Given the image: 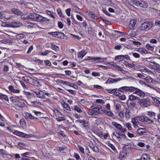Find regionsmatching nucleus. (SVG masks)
<instances>
[{
    "label": "nucleus",
    "mask_w": 160,
    "mask_h": 160,
    "mask_svg": "<svg viewBox=\"0 0 160 160\" xmlns=\"http://www.w3.org/2000/svg\"><path fill=\"white\" fill-rule=\"evenodd\" d=\"M122 80V79L121 78H117V79H113L112 80V83L118 82L120 80Z\"/></svg>",
    "instance_id": "58"
},
{
    "label": "nucleus",
    "mask_w": 160,
    "mask_h": 160,
    "mask_svg": "<svg viewBox=\"0 0 160 160\" xmlns=\"http://www.w3.org/2000/svg\"><path fill=\"white\" fill-rule=\"evenodd\" d=\"M112 125L119 129H121L122 128V126L120 124L117 123L115 122H112Z\"/></svg>",
    "instance_id": "21"
},
{
    "label": "nucleus",
    "mask_w": 160,
    "mask_h": 160,
    "mask_svg": "<svg viewBox=\"0 0 160 160\" xmlns=\"http://www.w3.org/2000/svg\"><path fill=\"white\" fill-rule=\"evenodd\" d=\"M56 119L58 122H61L65 120V118L63 117H58Z\"/></svg>",
    "instance_id": "46"
},
{
    "label": "nucleus",
    "mask_w": 160,
    "mask_h": 160,
    "mask_svg": "<svg viewBox=\"0 0 160 160\" xmlns=\"http://www.w3.org/2000/svg\"><path fill=\"white\" fill-rule=\"evenodd\" d=\"M8 88L10 92L13 93H18L20 92V90L19 89L14 88V86L12 85L9 86Z\"/></svg>",
    "instance_id": "9"
},
{
    "label": "nucleus",
    "mask_w": 160,
    "mask_h": 160,
    "mask_svg": "<svg viewBox=\"0 0 160 160\" xmlns=\"http://www.w3.org/2000/svg\"><path fill=\"white\" fill-rule=\"evenodd\" d=\"M20 83L22 85V86L25 89H28V87L23 82V81H20Z\"/></svg>",
    "instance_id": "59"
},
{
    "label": "nucleus",
    "mask_w": 160,
    "mask_h": 160,
    "mask_svg": "<svg viewBox=\"0 0 160 160\" xmlns=\"http://www.w3.org/2000/svg\"><path fill=\"white\" fill-rule=\"evenodd\" d=\"M134 93L140 96L141 98H143L145 96L144 92L137 87L135 88V91Z\"/></svg>",
    "instance_id": "7"
},
{
    "label": "nucleus",
    "mask_w": 160,
    "mask_h": 160,
    "mask_svg": "<svg viewBox=\"0 0 160 160\" xmlns=\"http://www.w3.org/2000/svg\"><path fill=\"white\" fill-rule=\"evenodd\" d=\"M62 105L63 108L64 109L68 111H71V109L70 107L68 105V104H67L66 102H64L63 103H62Z\"/></svg>",
    "instance_id": "18"
},
{
    "label": "nucleus",
    "mask_w": 160,
    "mask_h": 160,
    "mask_svg": "<svg viewBox=\"0 0 160 160\" xmlns=\"http://www.w3.org/2000/svg\"><path fill=\"white\" fill-rule=\"evenodd\" d=\"M49 33L55 38H63L65 35L63 33L59 32H50Z\"/></svg>",
    "instance_id": "5"
},
{
    "label": "nucleus",
    "mask_w": 160,
    "mask_h": 160,
    "mask_svg": "<svg viewBox=\"0 0 160 160\" xmlns=\"http://www.w3.org/2000/svg\"><path fill=\"white\" fill-rule=\"evenodd\" d=\"M31 92H34L36 95L37 96L39 90L38 89H35V90H31Z\"/></svg>",
    "instance_id": "63"
},
{
    "label": "nucleus",
    "mask_w": 160,
    "mask_h": 160,
    "mask_svg": "<svg viewBox=\"0 0 160 160\" xmlns=\"http://www.w3.org/2000/svg\"><path fill=\"white\" fill-rule=\"evenodd\" d=\"M90 17L94 19H96L97 18L98 16L94 12H90L89 13Z\"/></svg>",
    "instance_id": "20"
},
{
    "label": "nucleus",
    "mask_w": 160,
    "mask_h": 160,
    "mask_svg": "<svg viewBox=\"0 0 160 160\" xmlns=\"http://www.w3.org/2000/svg\"><path fill=\"white\" fill-rule=\"evenodd\" d=\"M131 124L130 123H127L126 124V127L128 128L129 130H131L132 129V128L131 127Z\"/></svg>",
    "instance_id": "51"
},
{
    "label": "nucleus",
    "mask_w": 160,
    "mask_h": 160,
    "mask_svg": "<svg viewBox=\"0 0 160 160\" xmlns=\"http://www.w3.org/2000/svg\"><path fill=\"white\" fill-rule=\"evenodd\" d=\"M51 48L52 49H53L55 51H57L59 50V48L58 46L54 45L52 43H51Z\"/></svg>",
    "instance_id": "27"
},
{
    "label": "nucleus",
    "mask_w": 160,
    "mask_h": 160,
    "mask_svg": "<svg viewBox=\"0 0 160 160\" xmlns=\"http://www.w3.org/2000/svg\"><path fill=\"white\" fill-rule=\"evenodd\" d=\"M36 13H31V20L35 21L36 17H35V15H36Z\"/></svg>",
    "instance_id": "48"
},
{
    "label": "nucleus",
    "mask_w": 160,
    "mask_h": 160,
    "mask_svg": "<svg viewBox=\"0 0 160 160\" xmlns=\"http://www.w3.org/2000/svg\"><path fill=\"white\" fill-rule=\"evenodd\" d=\"M107 58H101L99 57L95 58L94 62H100L103 61L105 60Z\"/></svg>",
    "instance_id": "16"
},
{
    "label": "nucleus",
    "mask_w": 160,
    "mask_h": 160,
    "mask_svg": "<svg viewBox=\"0 0 160 160\" xmlns=\"http://www.w3.org/2000/svg\"><path fill=\"white\" fill-rule=\"evenodd\" d=\"M152 99L157 104H158L160 103V101L155 98L152 97Z\"/></svg>",
    "instance_id": "37"
},
{
    "label": "nucleus",
    "mask_w": 160,
    "mask_h": 160,
    "mask_svg": "<svg viewBox=\"0 0 160 160\" xmlns=\"http://www.w3.org/2000/svg\"><path fill=\"white\" fill-rule=\"evenodd\" d=\"M135 88L136 87L132 86H123L120 88L118 90V91L122 92H124V91H125V92L129 91L130 92H133L135 91Z\"/></svg>",
    "instance_id": "4"
},
{
    "label": "nucleus",
    "mask_w": 160,
    "mask_h": 160,
    "mask_svg": "<svg viewBox=\"0 0 160 160\" xmlns=\"http://www.w3.org/2000/svg\"><path fill=\"white\" fill-rule=\"evenodd\" d=\"M132 54L133 56L135 58H139L140 57L139 54L137 53L133 52Z\"/></svg>",
    "instance_id": "54"
},
{
    "label": "nucleus",
    "mask_w": 160,
    "mask_h": 160,
    "mask_svg": "<svg viewBox=\"0 0 160 160\" xmlns=\"http://www.w3.org/2000/svg\"><path fill=\"white\" fill-rule=\"evenodd\" d=\"M22 79L23 80H24V81L27 83H30L29 82V80L30 78L29 77H27V76H24L22 77Z\"/></svg>",
    "instance_id": "34"
},
{
    "label": "nucleus",
    "mask_w": 160,
    "mask_h": 160,
    "mask_svg": "<svg viewBox=\"0 0 160 160\" xmlns=\"http://www.w3.org/2000/svg\"><path fill=\"white\" fill-rule=\"evenodd\" d=\"M35 17H36L35 21L40 22L42 20V16L37 14L35 15Z\"/></svg>",
    "instance_id": "26"
},
{
    "label": "nucleus",
    "mask_w": 160,
    "mask_h": 160,
    "mask_svg": "<svg viewBox=\"0 0 160 160\" xmlns=\"http://www.w3.org/2000/svg\"><path fill=\"white\" fill-rule=\"evenodd\" d=\"M22 24L21 22L17 20H13L12 21L11 26L12 27L15 28L19 27Z\"/></svg>",
    "instance_id": "8"
},
{
    "label": "nucleus",
    "mask_w": 160,
    "mask_h": 160,
    "mask_svg": "<svg viewBox=\"0 0 160 160\" xmlns=\"http://www.w3.org/2000/svg\"><path fill=\"white\" fill-rule=\"evenodd\" d=\"M148 6L147 3L145 2L141 1L139 4V7L142 8H146Z\"/></svg>",
    "instance_id": "25"
},
{
    "label": "nucleus",
    "mask_w": 160,
    "mask_h": 160,
    "mask_svg": "<svg viewBox=\"0 0 160 160\" xmlns=\"http://www.w3.org/2000/svg\"><path fill=\"white\" fill-rule=\"evenodd\" d=\"M113 79V78H109L108 80L105 82V83L106 84H108V83L110 84V83H112V80Z\"/></svg>",
    "instance_id": "50"
},
{
    "label": "nucleus",
    "mask_w": 160,
    "mask_h": 160,
    "mask_svg": "<svg viewBox=\"0 0 160 160\" xmlns=\"http://www.w3.org/2000/svg\"><path fill=\"white\" fill-rule=\"evenodd\" d=\"M89 147L92 149L94 152H97L99 151L98 147L95 144H90Z\"/></svg>",
    "instance_id": "15"
},
{
    "label": "nucleus",
    "mask_w": 160,
    "mask_h": 160,
    "mask_svg": "<svg viewBox=\"0 0 160 160\" xmlns=\"http://www.w3.org/2000/svg\"><path fill=\"white\" fill-rule=\"evenodd\" d=\"M117 89L115 88L113 89H108V92L109 93H115L116 92V91L117 90Z\"/></svg>",
    "instance_id": "39"
},
{
    "label": "nucleus",
    "mask_w": 160,
    "mask_h": 160,
    "mask_svg": "<svg viewBox=\"0 0 160 160\" xmlns=\"http://www.w3.org/2000/svg\"><path fill=\"white\" fill-rule=\"evenodd\" d=\"M77 147L80 151L81 152L82 154H84L85 153L84 148L80 145H78L77 146Z\"/></svg>",
    "instance_id": "32"
},
{
    "label": "nucleus",
    "mask_w": 160,
    "mask_h": 160,
    "mask_svg": "<svg viewBox=\"0 0 160 160\" xmlns=\"http://www.w3.org/2000/svg\"><path fill=\"white\" fill-rule=\"evenodd\" d=\"M12 12L18 15H21L22 12L18 10L17 8H13L12 9Z\"/></svg>",
    "instance_id": "14"
},
{
    "label": "nucleus",
    "mask_w": 160,
    "mask_h": 160,
    "mask_svg": "<svg viewBox=\"0 0 160 160\" xmlns=\"http://www.w3.org/2000/svg\"><path fill=\"white\" fill-rule=\"evenodd\" d=\"M155 24L156 26H158V27L160 26V21H159L157 20L155 21Z\"/></svg>",
    "instance_id": "64"
},
{
    "label": "nucleus",
    "mask_w": 160,
    "mask_h": 160,
    "mask_svg": "<svg viewBox=\"0 0 160 160\" xmlns=\"http://www.w3.org/2000/svg\"><path fill=\"white\" fill-rule=\"evenodd\" d=\"M112 134L113 135H114L117 138L119 141H121V138L119 135L118 134H117V133H116L115 132H114Z\"/></svg>",
    "instance_id": "42"
},
{
    "label": "nucleus",
    "mask_w": 160,
    "mask_h": 160,
    "mask_svg": "<svg viewBox=\"0 0 160 160\" xmlns=\"http://www.w3.org/2000/svg\"><path fill=\"white\" fill-rule=\"evenodd\" d=\"M154 46V45H151L149 44H147L146 45V47L151 51H153Z\"/></svg>",
    "instance_id": "24"
},
{
    "label": "nucleus",
    "mask_w": 160,
    "mask_h": 160,
    "mask_svg": "<svg viewBox=\"0 0 160 160\" xmlns=\"http://www.w3.org/2000/svg\"><path fill=\"white\" fill-rule=\"evenodd\" d=\"M9 67L7 65H5L4 66L3 70L4 72H7L9 71Z\"/></svg>",
    "instance_id": "49"
},
{
    "label": "nucleus",
    "mask_w": 160,
    "mask_h": 160,
    "mask_svg": "<svg viewBox=\"0 0 160 160\" xmlns=\"http://www.w3.org/2000/svg\"><path fill=\"white\" fill-rule=\"evenodd\" d=\"M24 116L26 119H29L30 118V113L27 112H25Z\"/></svg>",
    "instance_id": "35"
},
{
    "label": "nucleus",
    "mask_w": 160,
    "mask_h": 160,
    "mask_svg": "<svg viewBox=\"0 0 160 160\" xmlns=\"http://www.w3.org/2000/svg\"><path fill=\"white\" fill-rule=\"evenodd\" d=\"M103 108L101 106H98V107H96L95 110H90L88 112V113L90 115L97 116L98 114L102 113L101 112V109Z\"/></svg>",
    "instance_id": "2"
},
{
    "label": "nucleus",
    "mask_w": 160,
    "mask_h": 160,
    "mask_svg": "<svg viewBox=\"0 0 160 160\" xmlns=\"http://www.w3.org/2000/svg\"><path fill=\"white\" fill-rule=\"evenodd\" d=\"M147 114L150 117L153 119L154 120H156V118H155L156 114L155 112L152 111L147 112Z\"/></svg>",
    "instance_id": "13"
},
{
    "label": "nucleus",
    "mask_w": 160,
    "mask_h": 160,
    "mask_svg": "<svg viewBox=\"0 0 160 160\" xmlns=\"http://www.w3.org/2000/svg\"><path fill=\"white\" fill-rule=\"evenodd\" d=\"M122 57H123V55H119L117 56L115 58V59L116 60L121 59H123L124 58H122Z\"/></svg>",
    "instance_id": "53"
},
{
    "label": "nucleus",
    "mask_w": 160,
    "mask_h": 160,
    "mask_svg": "<svg viewBox=\"0 0 160 160\" xmlns=\"http://www.w3.org/2000/svg\"><path fill=\"white\" fill-rule=\"evenodd\" d=\"M25 15L24 14L21 15V18L22 19H25V20H27V19L29 20L30 16L28 14V15L27 16H26V17H25Z\"/></svg>",
    "instance_id": "43"
},
{
    "label": "nucleus",
    "mask_w": 160,
    "mask_h": 160,
    "mask_svg": "<svg viewBox=\"0 0 160 160\" xmlns=\"http://www.w3.org/2000/svg\"><path fill=\"white\" fill-rule=\"evenodd\" d=\"M137 132L138 134L142 135L147 132V130L145 128H140L137 130Z\"/></svg>",
    "instance_id": "10"
},
{
    "label": "nucleus",
    "mask_w": 160,
    "mask_h": 160,
    "mask_svg": "<svg viewBox=\"0 0 160 160\" xmlns=\"http://www.w3.org/2000/svg\"><path fill=\"white\" fill-rule=\"evenodd\" d=\"M0 99L2 100H4L6 101H8V99L7 96L6 95L3 94L2 93L1 96V97L0 98Z\"/></svg>",
    "instance_id": "30"
},
{
    "label": "nucleus",
    "mask_w": 160,
    "mask_h": 160,
    "mask_svg": "<svg viewBox=\"0 0 160 160\" xmlns=\"http://www.w3.org/2000/svg\"><path fill=\"white\" fill-rule=\"evenodd\" d=\"M85 51L84 50H82L81 52L78 53V57L79 58H82L86 55Z\"/></svg>",
    "instance_id": "19"
},
{
    "label": "nucleus",
    "mask_w": 160,
    "mask_h": 160,
    "mask_svg": "<svg viewBox=\"0 0 160 160\" xmlns=\"http://www.w3.org/2000/svg\"><path fill=\"white\" fill-rule=\"evenodd\" d=\"M149 155L146 154H143L141 156L140 159L141 160H148L147 158Z\"/></svg>",
    "instance_id": "29"
},
{
    "label": "nucleus",
    "mask_w": 160,
    "mask_h": 160,
    "mask_svg": "<svg viewBox=\"0 0 160 160\" xmlns=\"http://www.w3.org/2000/svg\"><path fill=\"white\" fill-rule=\"evenodd\" d=\"M96 102L97 103H101L102 104L104 103V102H103V100L101 99H98L96 100Z\"/></svg>",
    "instance_id": "60"
},
{
    "label": "nucleus",
    "mask_w": 160,
    "mask_h": 160,
    "mask_svg": "<svg viewBox=\"0 0 160 160\" xmlns=\"http://www.w3.org/2000/svg\"><path fill=\"white\" fill-rule=\"evenodd\" d=\"M46 12H47V14L50 15L51 17H52V18H55V17L53 15V14H52L53 12H51V11H49V10L47 11Z\"/></svg>",
    "instance_id": "40"
},
{
    "label": "nucleus",
    "mask_w": 160,
    "mask_h": 160,
    "mask_svg": "<svg viewBox=\"0 0 160 160\" xmlns=\"http://www.w3.org/2000/svg\"><path fill=\"white\" fill-rule=\"evenodd\" d=\"M51 52V51L48 50H46L44 52L41 53V54L43 56H46L48 55Z\"/></svg>",
    "instance_id": "55"
},
{
    "label": "nucleus",
    "mask_w": 160,
    "mask_h": 160,
    "mask_svg": "<svg viewBox=\"0 0 160 160\" xmlns=\"http://www.w3.org/2000/svg\"><path fill=\"white\" fill-rule=\"evenodd\" d=\"M144 78L146 80L149 82H152V79L150 77H147Z\"/></svg>",
    "instance_id": "45"
},
{
    "label": "nucleus",
    "mask_w": 160,
    "mask_h": 160,
    "mask_svg": "<svg viewBox=\"0 0 160 160\" xmlns=\"http://www.w3.org/2000/svg\"><path fill=\"white\" fill-rule=\"evenodd\" d=\"M138 118L139 120L143 122H145L146 120V116L144 117L143 116H139Z\"/></svg>",
    "instance_id": "33"
},
{
    "label": "nucleus",
    "mask_w": 160,
    "mask_h": 160,
    "mask_svg": "<svg viewBox=\"0 0 160 160\" xmlns=\"http://www.w3.org/2000/svg\"><path fill=\"white\" fill-rule=\"evenodd\" d=\"M108 146L114 151H117L116 149L115 148L114 146L112 144L110 143L108 144Z\"/></svg>",
    "instance_id": "44"
},
{
    "label": "nucleus",
    "mask_w": 160,
    "mask_h": 160,
    "mask_svg": "<svg viewBox=\"0 0 160 160\" xmlns=\"http://www.w3.org/2000/svg\"><path fill=\"white\" fill-rule=\"evenodd\" d=\"M113 67L116 69H117L118 70L121 71H123V69L122 68L118 65H115V66H113Z\"/></svg>",
    "instance_id": "38"
},
{
    "label": "nucleus",
    "mask_w": 160,
    "mask_h": 160,
    "mask_svg": "<svg viewBox=\"0 0 160 160\" xmlns=\"http://www.w3.org/2000/svg\"><path fill=\"white\" fill-rule=\"evenodd\" d=\"M59 82L63 84H65L67 85H69V84H70V83L69 82L66 81H64L62 80H61L60 81H59Z\"/></svg>",
    "instance_id": "52"
},
{
    "label": "nucleus",
    "mask_w": 160,
    "mask_h": 160,
    "mask_svg": "<svg viewBox=\"0 0 160 160\" xmlns=\"http://www.w3.org/2000/svg\"><path fill=\"white\" fill-rule=\"evenodd\" d=\"M138 103L141 106L145 107H148L150 106L151 104L150 100L147 98L142 99L139 98Z\"/></svg>",
    "instance_id": "3"
},
{
    "label": "nucleus",
    "mask_w": 160,
    "mask_h": 160,
    "mask_svg": "<svg viewBox=\"0 0 160 160\" xmlns=\"http://www.w3.org/2000/svg\"><path fill=\"white\" fill-rule=\"evenodd\" d=\"M137 76L140 78L144 79V78L145 76L141 73H136Z\"/></svg>",
    "instance_id": "61"
},
{
    "label": "nucleus",
    "mask_w": 160,
    "mask_h": 160,
    "mask_svg": "<svg viewBox=\"0 0 160 160\" xmlns=\"http://www.w3.org/2000/svg\"><path fill=\"white\" fill-rule=\"evenodd\" d=\"M137 21L135 19H132L129 22V25L132 26V28L134 27Z\"/></svg>",
    "instance_id": "22"
},
{
    "label": "nucleus",
    "mask_w": 160,
    "mask_h": 160,
    "mask_svg": "<svg viewBox=\"0 0 160 160\" xmlns=\"http://www.w3.org/2000/svg\"><path fill=\"white\" fill-rule=\"evenodd\" d=\"M14 134L19 136L22 137H28V135L22 132H20L17 131H15Z\"/></svg>",
    "instance_id": "11"
},
{
    "label": "nucleus",
    "mask_w": 160,
    "mask_h": 160,
    "mask_svg": "<svg viewBox=\"0 0 160 160\" xmlns=\"http://www.w3.org/2000/svg\"><path fill=\"white\" fill-rule=\"evenodd\" d=\"M145 122H147L148 124H151L153 123L154 122L153 119H151L148 117L146 116Z\"/></svg>",
    "instance_id": "23"
},
{
    "label": "nucleus",
    "mask_w": 160,
    "mask_h": 160,
    "mask_svg": "<svg viewBox=\"0 0 160 160\" xmlns=\"http://www.w3.org/2000/svg\"><path fill=\"white\" fill-rule=\"evenodd\" d=\"M131 112L128 109H127L126 111V115L127 118H129L130 117Z\"/></svg>",
    "instance_id": "31"
},
{
    "label": "nucleus",
    "mask_w": 160,
    "mask_h": 160,
    "mask_svg": "<svg viewBox=\"0 0 160 160\" xmlns=\"http://www.w3.org/2000/svg\"><path fill=\"white\" fill-rule=\"evenodd\" d=\"M44 94H43V92L41 91H39L37 95V97L39 98H45L44 96Z\"/></svg>",
    "instance_id": "28"
},
{
    "label": "nucleus",
    "mask_w": 160,
    "mask_h": 160,
    "mask_svg": "<svg viewBox=\"0 0 160 160\" xmlns=\"http://www.w3.org/2000/svg\"><path fill=\"white\" fill-rule=\"evenodd\" d=\"M131 106L133 108L135 107L136 106V102L134 101H132L130 103Z\"/></svg>",
    "instance_id": "56"
},
{
    "label": "nucleus",
    "mask_w": 160,
    "mask_h": 160,
    "mask_svg": "<svg viewBox=\"0 0 160 160\" xmlns=\"http://www.w3.org/2000/svg\"><path fill=\"white\" fill-rule=\"evenodd\" d=\"M101 111L106 114L109 116L112 117L114 115L113 113L112 112L109 111H107L105 109H103V108H102V109H101Z\"/></svg>",
    "instance_id": "12"
},
{
    "label": "nucleus",
    "mask_w": 160,
    "mask_h": 160,
    "mask_svg": "<svg viewBox=\"0 0 160 160\" xmlns=\"http://www.w3.org/2000/svg\"><path fill=\"white\" fill-rule=\"evenodd\" d=\"M132 124H133L134 127H135V126L136 125V119L135 118H133L132 119Z\"/></svg>",
    "instance_id": "57"
},
{
    "label": "nucleus",
    "mask_w": 160,
    "mask_h": 160,
    "mask_svg": "<svg viewBox=\"0 0 160 160\" xmlns=\"http://www.w3.org/2000/svg\"><path fill=\"white\" fill-rule=\"evenodd\" d=\"M153 24V22L152 21H147L141 24L139 28L142 31H147L152 27Z\"/></svg>",
    "instance_id": "1"
},
{
    "label": "nucleus",
    "mask_w": 160,
    "mask_h": 160,
    "mask_svg": "<svg viewBox=\"0 0 160 160\" xmlns=\"http://www.w3.org/2000/svg\"><path fill=\"white\" fill-rule=\"evenodd\" d=\"M57 12L58 14L59 15L60 17H63V15L62 12L61 10L59 8L57 10Z\"/></svg>",
    "instance_id": "47"
},
{
    "label": "nucleus",
    "mask_w": 160,
    "mask_h": 160,
    "mask_svg": "<svg viewBox=\"0 0 160 160\" xmlns=\"http://www.w3.org/2000/svg\"><path fill=\"white\" fill-rule=\"evenodd\" d=\"M139 98L136 97L133 95H130L129 96L128 100L132 101H134L135 100H139Z\"/></svg>",
    "instance_id": "17"
},
{
    "label": "nucleus",
    "mask_w": 160,
    "mask_h": 160,
    "mask_svg": "<svg viewBox=\"0 0 160 160\" xmlns=\"http://www.w3.org/2000/svg\"><path fill=\"white\" fill-rule=\"evenodd\" d=\"M66 90L68 91L70 93L73 95H75L76 94V92L74 91L73 90L68 89H66Z\"/></svg>",
    "instance_id": "62"
},
{
    "label": "nucleus",
    "mask_w": 160,
    "mask_h": 160,
    "mask_svg": "<svg viewBox=\"0 0 160 160\" xmlns=\"http://www.w3.org/2000/svg\"><path fill=\"white\" fill-rule=\"evenodd\" d=\"M71 8H68L65 10V12L68 16H69L71 15Z\"/></svg>",
    "instance_id": "41"
},
{
    "label": "nucleus",
    "mask_w": 160,
    "mask_h": 160,
    "mask_svg": "<svg viewBox=\"0 0 160 160\" xmlns=\"http://www.w3.org/2000/svg\"><path fill=\"white\" fill-rule=\"evenodd\" d=\"M74 110L79 113L81 112L82 111L81 109L77 106L74 107Z\"/></svg>",
    "instance_id": "36"
},
{
    "label": "nucleus",
    "mask_w": 160,
    "mask_h": 160,
    "mask_svg": "<svg viewBox=\"0 0 160 160\" xmlns=\"http://www.w3.org/2000/svg\"><path fill=\"white\" fill-rule=\"evenodd\" d=\"M13 103L15 105L18 106V107H24L25 104L23 102L17 99H14L12 100Z\"/></svg>",
    "instance_id": "6"
}]
</instances>
